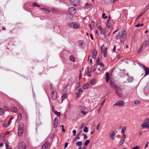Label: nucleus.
Listing matches in <instances>:
<instances>
[{
	"mask_svg": "<svg viewBox=\"0 0 149 149\" xmlns=\"http://www.w3.org/2000/svg\"><path fill=\"white\" fill-rule=\"evenodd\" d=\"M126 33L125 31L122 30L119 32L116 35V38L117 40H120L121 42H123L126 38Z\"/></svg>",
	"mask_w": 149,
	"mask_h": 149,
	"instance_id": "nucleus-1",
	"label": "nucleus"
},
{
	"mask_svg": "<svg viewBox=\"0 0 149 149\" xmlns=\"http://www.w3.org/2000/svg\"><path fill=\"white\" fill-rule=\"evenodd\" d=\"M79 112L83 116H85L88 113V109L84 106H80L79 107Z\"/></svg>",
	"mask_w": 149,
	"mask_h": 149,
	"instance_id": "nucleus-2",
	"label": "nucleus"
},
{
	"mask_svg": "<svg viewBox=\"0 0 149 149\" xmlns=\"http://www.w3.org/2000/svg\"><path fill=\"white\" fill-rule=\"evenodd\" d=\"M149 45V38H148L147 40L145 41V42L141 45L140 49L138 51V53H139L140 51H141L143 49V46L146 48Z\"/></svg>",
	"mask_w": 149,
	"mask_h": 149,
	"instance_id": "nucleus-3",
	"label": "nucleus"
},
{
	"mask_svg": "<svg viewBox=\"0 0 149 149\" xmlns=\"http://www.w3.org/2000/svg\"><path fill=\"white\" fill-rule=\"evenodd\" d=\"M68 25L70 27H72L75 29H77L80 27V24L76 22H72L68 24Z\"/></svg>",
	"mask_w": 149,
	"mask_h": 149,
	"instance_id": "nucleus-4",
	"label": "nucleus"
},
{
	"mask_svg": "<svg viewBox=\"0 0 149 149\" xmlns=\"http://www.w3.org/2000/svg\"><path fill=\"white\" fill-rule=\"evenodd\" d=\"M23 125L22 123H20L18 130V135L19 136L22 135L23 132Z\"/></svg>",
	"mask_w": 149,
	"mask_h": 149,
	"instance_id": "nucleus-5",
	"label": "nucleus"
},
{
	"mask_svg": "<svg viewBox=\"0 0 149 149\" xmlns=\"http://www.w3.org/2000/svg\"><path fill=\"white\" fill-rule=\"evenodd\" d=\"M51 97L53 100H56L57 97V92L54 91H52L51 93Z\"/></svg>",
	"mask_w": 149,
	"mask_h": 149,
	"instance_id": "nucleus-6",
	"label": "nucleus"
},
{
	"mask_svg": "<svg viewBox=\"0 0 149 149\" xmlns=\"http://www.w3.org/2000/svg\"><path fill=\"white\" fill-rule=\"evenodd\" d=\"M68 11L71 14L73 15L75 14L76 13L77 10L75 8L72 7L68 9Z\"/></svg>",
	"mask_w": 149,
	"mask_h": 149,
	"instance_id": "nucleus-7",
	"label": "nucleus"
},
{
	"mask_svg": "<svg viewBox=\"0 0 149 149\" xmlns=\"http://www.w3.org/2000/svg\"><path fill=\"white\" fill-rule=\"evenodd\" d=\"M116 132H115L114 131H111L109 133L110 136L111 138L112 139H115V136L116 134Z\"/></svg>",
	"mask_w": 149,
	"mask_h": 149,
	"instance_id": "nucleus-8",
	"label": "nucleus"
},
{
	"mask_svg": "<svg viewBox=\"0 0 149 149\" xmlns=\"http://www.w3.org/2000/svg\"><path fill=\"white\" fill-rule=\"evenodd\" d=\"M124 105V102L121 100L118 101L116 103L113 104L114 106H118L119 107H122Z\"/></svg>",
	"mask_w": 149,
	"mask_h": 149,
	"instance_id": "nucleus-9",
	"label": "nucleus"
},
{
	"mask_svg": "<svg viewBox=\"0 0 149 149\" xmlns=\"http://www.w3.org/2000/svg\"><path fill=\"white\" fill-rule=\"evenodd\" d=\"M79 0H71L72 4L74 6H77L79 4Z\"/></svg>",
	"mask_w": 149,
	"mask_h": 149,
	"instance_id": "nucleus-10",
	"label": "nucleus"
},
{
	"mask_svg": "<svg viewBox=\"0 0 149 149\" xmlns=\"http://www.w3.org/2000/svg\"><path fill=\"white\" fill-rule=\"evenodd\" d=\"M139 65L141 67L143 68L144 70L145 71L146 74H147L149 73V69L145 67L143 65L141 64H139Z\"/></svg>",
	"mask_w": 149,
	"mask_h": 149,
	"instance_id": "nucleus-11",
	"label": "nucleus"
},
{
	"mask_svg": "<svg viewBox=\"0 0 149 149\" xmlns=\"http://www.w3.org/2000/svg\"><path fill=\"white\" fill-rule=\"evenodd\" d=\"M19 149H26L25 144L23 142L20 143L19 145Z\"/></svg>",
	"mask_w": 149,
	"mask_h": 149,
	"instance_id": "nucleus-12",
	"label": "nucleus"
},
{
	"mask_svg": "<svg viewBox=\"0 0 149 149\" xmlns=\"http://www.w3.org/2000/svg\"><path fill=\"white\" fill-rule=\"evenodd\" d=\"M110 84L111 87L113 88L114 89L117 88V86L115 84V82L111 80H110Z\"/></svg>",
	"mask_w": 149,
	"mask_h": 149,
	"instance_id": "nucleus-13",
	"label": "nucleus"
},
{
	"mask_svg": "<svg viewBox=\"0 0 149 149\" xmlns=\"http://www.w3.org/2000/svg\"><path fill=\"white\" fill-rule=\"evenodd\" d=\"M126 127L125 126H123L122 127V128L121 130V133L124 138H125L126 137V136L125 134V132L126 130Z\"/></svg>",
	"mask_w": 149,
	"mask_h": 149,
	"instance_id": "nucleus-14",
	"label": "nucleus"
},
{
	"mask_svg": "<svg viewBox=\"0 0 149 149\" xmlns=\"http://www.w3.org/2000/svg\"><path fill=\"white\" fill-rule=\"evenodd\" d=\"M49 145L48 141H46L42 146V149H47Z\"/></svg>",
	"mask_w": 149,
	"mask_h": 149,
	"instance_id": "nucleus-15",
	"label": "nucleus"
},
{
	"mask_svg": "<svg viewBox=\"0 0 149 149\" xmlns=\"http://www.w3.org/2000/svg\"><path fill=\"white\" fill-rule=\"evenodd\" d=\"M107 48H105L104 49L102 50V47L101 48V51L102 52H102L104 55V57H106L107 56Z\"/></svg>",
	"mask_w": 149,
	"mask_h": 149,
	"instance_id": "nucleus-16",
	"label": "nucleus"
},
{
	"mask_svg": "<svg viewBox=\"0 0 149 149\" xmlns=\"http://www.w3.org/2000/svg\"><path fill=\"white\" fill-rule=\"evenodd\" d=\"M92 6V5L91 4L87 3L85 6V8L88 9L91 8Z\"/></svg>",
	"mask_w": 149,
	"mask_h": 149,
	"instance_id": "nucleus-17",
	"label": "nucleus"
},
{
	"mask_svg": "<svg viewBox=\"0 0 149 149\" xmlns=\"http://www.w3.org/2000/svg\"><path fill=\"white\" fill-rule=\"evenodd\" d=\"M109 74L107 72L106 73V76H105V78L106 81L107 83H108L109 81Z\"/></svg>",
	"mask_w": 149,
	"mask_h": 149,
	"instance_id": "nucleus-18",
	"label": "nucleus"
},
{
	"mask_svg": "<svg viewBox=\"0 0 149 149\" xmlns=\"http://www.w3.org/2000/svg\"><path fill=\"white\" fill-rule=\"evenodd\" d=\"M97 81L96 79H94L90 81V83L92 85L95 84L97 82Z\"/></svg>",
	"mask_w": 149,
	"mask_h": 149,
	"instance_id": "nucleus-19",
	"label": "nucleus"
},
{
	"mask_svg": "<svg viewBox=\"0 0 149 149\" xmlns=\"http://www.w3.org/2000/svg\"><path fill=\"white\" fill-rule=\"evenodd\" d=\"M69 59L70 60L73 62L75 61V58L73 55H70V56Z\"/></svg>",
	"mask_w": 149,
	"mask_h": 149,
	"instance_id": "nucleus-20",
	"label": "nucleus"
},
{
	"mask_svg": "<svg viewBox=\"0 0 149 149\" xmlns=\"http://www.w3.org/2000/svg\"><path fill=\"white\" fill-rule=\"evenodd\" d=\"M90 85V84L89 83H87L86 84H85L84 85L82 86L83 89H87Z\"/></svg>",
	"mask_w": 149,
	"mask_h": 149,
	"instance_id": "nucleus-21",
	"label": "nucleus"
},
{
	"mask_svg": "<svg viewBox=\"0 0 149 149\" xmlns=\"http://www.w3.org/2000/svg\"><path fill=\"white\" fill-rule=\"evenodd\" d=\"M67 97V94L66 93H64L61 96V100L62 102H63V100H64L66 97Z\"/></svg>",
	"mask_w": 149,
	"mask_h": 149,
	"instance_id": "nucleus-22",
	"label": "nucleus"
},
{
	"mask_svg": "<svg viewBox=\"0 0 149 149\" xmlns=\"http://www.w3.org/2000/svg\"><path fill=\"white\" fill-rule=\"evenodd\" d=\"M100 38L102 39H104L106 38L105 35L104 33L102 32H101Z\"/></svg>",
	"mask_w": 149,
	"mask_h": 149,
	"instance_id": "nucleus-23",
	"label": "nucleus"
},
{
	"mask_svg": "<svg viewBox=\"0 0 149 149\" xmlns=\"http://www.w3.org/2000/svg\"><path fill=\"white\" fill-rule=\"evenodd\" d=\"M97 54V52L96 50H95L93 51V54L92 55V58H95L96 57V55Z\"/></svg>",
	"mask_w": 149,
	"mask_h": 149,
	"instance_id": "nucleus-24",
	"label": "nucleus"
},
{
	"mask_svg": "<svg viewBox=\"0 0 149 149\" xmlns=\"http://www.w3.org/2000/svg\"><path fill=\"white\" fill-rule=\"evenodd\" d=\"M22 118V115L20 113H19L17 116V121L18 122H19Z\"/></svg>",
	"mask_w": 149,
	"mask_h": 149,
	"instance_id": "nucleus-25",
	"label": "nucleus"
},
{
	"mask_svg": "<svg viewBox=\"0 0 149 149\" xmlns=\"http://www.w3.org/2000/svg\"><path fill=\"white\" fill-rule=\"evenodd\" d=\"M11 111L15 113H16L17 111V109L15 107H13L11 109Z\"/></svg>",
	"mask_w": 149,
	"mask_h": 149,
	"instance_id": "nucleus-26",
	"label": "nucleus"
},
{
	"mask_svg": "<svg viewBox=\"0 0 149 149\" xmlns=\"http://www.w3.org/2000/svg\"><path fill=\"white\" fill-rule=\"evenodd\" d=\"M41 9L45 11L46 13H49L50 12V11L48 9L46 8H42Z\"/></svg>",
	"mask_w": 149,
	"mask_h": 149,
	"instance_id": "nucleus-27",
	"label": "nucleus"
},
{
	"mask_svg": "<svg viewBox=\"0 0 149 149\" xmlns=\"http://www.w3.org/2000/svg\"><path fill=\"white\" fill-rule=\"evenodd\" d=\"M133 78L132 77H128L127 80L129 82H131L133 81Z\"/></svg>",
	"mask_w": 149,
	"mask_h": 149,
	"instance_id": "nucleus-28",
	"label": "nucleus"
},
{
	"mask_svg": "<svg viewBox=\"0 0 149 149\" xmlns=\"http://www.w3.org/2000/svg\"><path fill=\"white\" fill-rule=\"evenodd\" d=\"M125 140V138H124L123 139H121L119 141V144L120 145H121L124 142Z\"/></svg>",
	"mask_w": 149,
	"mask_h": 149,
	"instance_id": "nucleus-29",
	"label": "nucleus"
},
{
	"mask_svg": "<svg viewBox=\"0 0 149 149\" xmlns=\"http://www.w3.org/2000/svg\"><path fill=\"white\" fill-rule=\"evenodd\" d=\"M114 89L116 90V92L122 91L121 88L119 87H118L117 86V88H115Z\"/></svg>",
	"mask_w": 149,
	"mask_h": 149,
	"instance_id": "nucleus-30",
	"label": "nucleus"
},
{
	"mask_svg": "<svg viewBox=\"0 0 149 149\" xmlns=\"http://www.w3.org/2000/svg\"><path fill=\"white\" fill-rule=\"evenodd\" d=\"M147 123L145 122V123H142L141 124V127L143 128H146V126L147 125Z\"/></svg>",
	"mask_w": 149,
	"mask_h": 149,
	"instance_id": "nucleus-31",
	"label": "nucleus"
},
{
	"mask_svg": "<svg viewBox=\"0 0 149 149\" xmlns=\"http://www.w3.org/2000/svg\"><path fill=\"white\" fill-rule=\"evenodd\" d=\"M4 111L1 108H0V115H3L4 114Z\"/></svg>",
	"mask_w": 149,
	"mask_h": 149,
	"instance_id": "nucleus-32",
	"label": "nucleus"
},
{
	"mask_svg": "<svg viewBox=\"0 0 149 149\" xmlns=\"http://www.w3.org/2000/svg\"><path fill=\"white\" fill-rule=\"evenodd\" d=\"M76 145L78 146L81 147L82 144V142L81 141H79L76 143Z\"/></svg>",
	"mask_w": 149,
	"mask_h": 149,
	"instance_id": "nucleus-33",
	"label": "nucleus"
},
{
	"mask_svg": "<svg viewBox=\"0 0 149 149\" xmlns=\"http://www.w3.org/2000/svg\"><path fill=\"white\" fill-rule=\"evenodd\" d=\"M117 95L119 97H121L123 95V93L122 91L116 92Z\"/></svg>",
	"mask_w": 149,
	"mask_h": 149,
	"instance_id": "nucleus-34",
	"label": "nucleus"
},
{
	"mask_svg": "<svg viewBox=\"0 0 149 149\" xmlns=\"http://www.w3.org/2000/svg\"><path fill=\"white\" fill-rule=\"evenodd\" d=\"M112 0H105V3L107 4H109L111 2Z\"/></svg>",
	"mask_w": 149,
	"mask_h": 149,
	"instance_id": "nucleus-35",
	"label": "nucleus"
},
{
	"mask_svg": "<svg viewBox=\"0 0 149 149\" xmlns=\"http://www.w3.org/2000/svg\"><path fill=\"white\" fill-rule=\"evenodd\" d=\"M89 142L90 141L89 140H86L84 143V145L85 146H87Z\"/></svg>",
	"mask_w": 149,
	"mask_h": 149,
	"instance_id": "nucleus-36",
	"label": "nucleus"
},
{
	"mask_svg": "<svg viewBox=\"0 0 149 149\" xmlns=\"http://www.w3.org/2000/svg\"><path fill=\"white\" fill-rule=\"evenodd\" d=\"M54 113L58 117L60 116V113L59 112H57L56 111H54Z\"/></svg>",
	"mask_w": 149,
	"mask_h": 149,
	"instance_id": "nucleus-37",
	"label": "nucleus"
},
{
	"mask_svg": "<svg viewBox=\"0 0 149 149\" xmlns=\"http://www.w3.org/2000/svg\"><path fill=\"white\" fill-rule=\"evenodd\" d=\"M102 16L104 19H106L107 18V16L105 15V14L104 13L102 14Z\"/></svg>",
	"mask_w": 149,
	"mask_h": 149,
	"instance_id": "nucleus-38",
	"label": "nucleus"
},
{
	"mask_svg": "<svg viewBox=\"0 0 149 149\" xmlns=\"http://www.w3.org/2000/svg\"><path fill=\"white\" fill-rule=\"evenodd\" d=\"M84 131L85 132H88V129L86 127H84Z\"/></svg>",
	"mask_w": 149,
	"mask_h": 149,
	"instance_id": "nucleus-39",
	"label": "nucleus"
},
{
	"mask_svg": "<svg viewBox=\"0 0 149 149\" xmlns=\"http://www.w3.org/2000/svg\"><path fill=\"white\" fill-rule=\"evenodd\" d=\"M143 26V24H139L135 26L136 27H139L140 26Z\"/></svg>",
	"mask_w": 149,
	"mask_h": 149,
	"instance_id": "nucleus-40",
	"label": "nucleus"
},
{
	"mask_svg": "<svg viewBox=\"0 0 149 149\" xmlns=\"http://www.w3.org/2000/svg\"><path fill=\"white\" fill-rule=\"evenodd\" d=\"M33 6L35 7H40V6L36 3H33Z\"/></svg>",
	"mask_w": 149,
	"mask_h": 149,
	"instance_id": "nucleus-41",
	"label": "nucleus"
},
{
	"mask_svg": "<svg viewBox=\"0 0 149 149\" xmlns=\"http://www.w3.org/2000/svg\"><path fill=\"white\" fill-rule=\"evenodd\" d=\"M58 118L57 117H56L54 120V123H58Z\"/></svg>",
	"mask_w": 149,
	"mask_h": 149,
	"instance_id": "nucleus-42",
	"label": "nucleus"
},
{
	"mask_svg": "<svg viewBox=\"0 0 149 149\" xmlns=\"http://www.w3.org/2000/svg\"><path fill=\"white\" fill-rule=\"evenodd\" d=\"M58 123H54L53 127L54 128H56L58 125Z\"/></svg>",
	"mask_w": 149,
	"mask_h": 149,
	"instance_id": "nucleus-43",
	"label": "nucleus"
},
{
	"mask_svg": "<svg viewBox=\"0 0 149 149\" xmlns=\"http://www.w3.org/2000/svg\"><path fill=\"white\" fill-rule=\"evenodd\" d=\"M85 72L86 74H88V73H89V69L88 67H87L86 69V71Z\"/></svg>",
	"mask_w": 149,
	"mask_h": 149,
	"instance_id": "nucleus-44",
	"label": "nucleus"
},
{
	"mask_svg": "<svg viewBox=\"0 0 149 149\" xmlns=\"http://www.w3.org/2000/svg\"><path fill=\"white\" fill-rule=\"evenodd\" d=\"M134 103L135 104H139L140 103V101L138 100H135L134 101Z\"/></svg>",
	"mask_w": 149,
	"mask_h": 149,
	"instance_id": "nucleus-45",
	"label": "nucleus"
},
{
	"mask_svg": "<svg viewBox=\"0 0 149 149\" xmlns=\"http://www.w3.org/2000/svg\"><path fill=\"white\" fill-rule=\"evenodd\" d=\"M140 147L137 146H136L132 148V149H139Z\"/></svg>",
	"mask_w": 149,
	"mask_h": 149,
	"instance_id": "nucleus-46",
	"label": "nucleus"
},
{
	"mask_svg": "<svg viewBox=\"0 0 149 149\" xmlns=\"http://www.w3.org/2000/svg\"><path fill=\"white\" fill-rule=\"evenodd\" d=\"M103 69L104 67H100V68L98 69V70L100 71H102L103 70Z\"/></svg>",
	"mask_w": 149,
	"mask_h": 149,
	"instance_id": "nucleus-47",
	"label": "nucleus"
},
{
	"mask_svg": "<svg viewBox=\"0 0 149 149\" xmlns=\"http://www.w3.org/2000/svg\"><path fill=\"white\" fill-rule=\"evenodd\" d=\"M144 122L147 123H149V118L146 119L145 120Z\"/></svg>",
	"mask_w": 149,
	"mask_h": 149,
	"instance_id": "nucleus-48",
	"label": "nucleus"
},
{
	"mask_svg": "<svg viewBox=\"0 0 149 149\" xmlns=\"http://www.w3.org/2000/svg\"><path fill=\"white\" fill-rule=\"evenodd\" d=\"M100 61V58L99 57H97L96 61V63H99Z\"/></svg>",
	"mask_w": 149,
	"mask_h": 149,
	"instance_id": "nucleus-49",
	"label": "nucleus"
},
{
	"mask_svg": "<svg viewBox=\"0 0 149 149\" xmlns=\"http://www.w3.org/2000/svg\"><path fill=\"white\" fill-rule=\"evenodd\" d=\"M111 23H109V22H108L107 24V27L108 28H109L111 26Z\"/></svg>",
	"mask_w": 149,
	"mask_h": 149,
	"instance_id": "nucleus-50",
	"label": "nucleus"
},
{
	"mask_svg": "<svg viewBox=\"0 0 149 149\" xmlns=\"http://www.w3.org/2000/svg\"><path fill=\"white\" fill-rule=\"evenodd\" d=\"M98 28L101 31V32H102V30L101 26L100 25H99L98 26Z\"/></svg>",
	"mask_w": 149,
	"mask_h": 149,
	"instance_id": "nucleus-51",
	"label": "nucleus"
},
{
	"mask_svg": "<svg viewBox=\"0 0 149 149\" xmlns=\"http://www.w3.org/2000/svg\"><path fill=\"white\" fill-rule=\"evenodd\" d=\"M76 130H73V131H72V133H73V135L74 136H75V134H76Z\"/></svg>",
	"mask_w": 149,
	"mask_h": 149,
	"instance_id": "nucleus-52",
	"label": "nucleus"
},
{
	"mask_svg": "<svg viewBox=\"0 0 149 149\" xmlns=\"http://www.w3.org/2000/svg\"><path fill=\"white\" fill-rule=\"evenodd\" d=\"M87 138V136L86 134H84V139H86Z\"/></svg>",
	"mask_w": 149,
	"mask_h": 149,
	"instance_id": "nucleus-53",
	"label": "nucleus"
},
{
	"mask_svg": "<svg viewBox=\"0 0 149 149\" xmlns=\"http://www.w3.org/2000/svg\"><path fill=\"white\" fill-rule=\"evenodd\" d=\"M7 109V107L6 106L3 107V110L4 111H6V110Z\"/></svg>",
	"mask_w": 149,
	"mask_h": 149,
	"instance_id": "nucleus-54",
	"label": "nucleus"
},
{
	"mask_svg": "<svg viewBox=\"0 0 149 149\" xmlns=\"http://www.w3.org/2000/svg\"><path fill=\"white\" fill-rule=\"evenodd\" d=\"M116 47L115 46H114V47L113 49V52H115L116 51Z\"/></svg>",
	"mask_w": 149,
	"mask_h": 149,
	"instance_id": "nucleus-55",
	"label": "nucleus"
},
{
	"mask_svg": "<svg viewBox=\"0 0 149 149\" xmlns=\"http://www.w3.org/2000/svg\"><path fill=\"white\" fill-rule=\"evenodd\" d=\"M68 143H65V146L64 147V148H66L68 146Z\"/></svg>",
	"mask_w": 149,
	"mask_h": 149,
	"instance_id": "nucleus-56",
	"label": "nucleus"
},
{
	"mask_svg": "<svg viewBox=\"0 0 149 149\" xmlns=\"http://www.w3.org/2000/svg\"><path fill=\"white\" fill-rule=\"evenodd\" d=\"M90 25H91V26H94L95 25L94 22L92 21L91 22V23Z\"/></svg>",
	"mask_w": 149,
	"mask_h": 149,
	"instance_id": "nucleus-57",
	"label": "nucleus"
},
{
	"mask_svg": "<svg viewBox=\"0 0 149 149\" xmlns=\"http://www.w3.org/2000/svg\"><path fill=\"white\" fill-rule=\"evenodd\" d=\"M98 65H99L100 66V67H104V65L103 64L101 63H99L98 64Z\"/></svg>",
	"mask_w": 149,
	"mask_h": 149,
	"instance_id": "nucleus-58",
	"label": "nucleus"
},
{
	"mask_svg": "<svg viewBox=\"0 0 149 149\" xmlns=\"http://www.w3.org/2000/svg\"><path fill=\"white\" fill-rule=\"evenodd\" d=\"M76 94L77 95V97H79L80 95V93L79 92L76 93Z\"/></svg>",
	"mask_w": 149,
	"mask_h": 149,
	"instance_id": "nucleus-59",
	"label": "nucleus"
},
{
	"mask_svg": "<svg viewBox=\"0 0 149 149\" xmlns=\"http://www.w3.org/2000/svg\"><path fill=\"white\" fill-rule=\"evenodd\" d=\"M83 132V131L82 130H81L78 134V136H79L81 134V133Z\"/></svg>",
	"mask_w": 149,
	"mask_h": 149,
	"instance_id": "nucleus-60",
	"label": "nucleus"
},
{
	"mask_svg": "<svg viewBox=\"0 0 149 149\" xmlns=\"http://www.w3.org/2000/svg\"><path fill=\"white\" fill-rule=\"evenodd\" d=\"M100 126V124H99L97 126L96 129L97 130H98L99 129Z\"/></svg>",
	"mask_w": 149,
	"mask_h": 149,
	"instance_id": "nucleus-61",
	"label": "nucleus"
},
{
	"mask_svg": "<svg viewBox=\"0 0 149 149\" xmlns=\"http://www.w3.org/2000/svg\"><path fill=\"white\" fill-rule=\"evenodd\" d=\"M83 91V90L82 89H80L79 90V92H78L80 93H81Z\"/></svg>",
	"mask_w": 149,
	"mask_h": 149,
	"instance_id": "nucleus-62",
	"label": "nucleus"
},
{
	"mask_svg": "<svg viewBox=\"0 0 149 149\" xmlns=\"http://www.w3.org/2000/svg\"><path fill=\"white\" fill-rule=\"evenodd\" d=\"M3 127H6L8 126V125H7V124L5 123L3 124Z\"/></svg>",
	"mask_w": 149,
	"mask_h": 149,
	"instance_id": "nucleus-63",
	"label": "nucleus"
},
{
	"mask_svg": "<svg viewBox=\"0 0 149 149\" xmlns=\"http://www.w3.org/2000/svg\"><path fill=\"white\" fill-rule=\"evenodd\" d=\"M105 100H104V101L102 102L101 104L102 105H104L105 102Z\"/></svg>",
	"mask_w": 149,
	"mask_h": 149,
	"instance_id": "nucleus-64",
	"label": "nucleus"
}]
</instances>
